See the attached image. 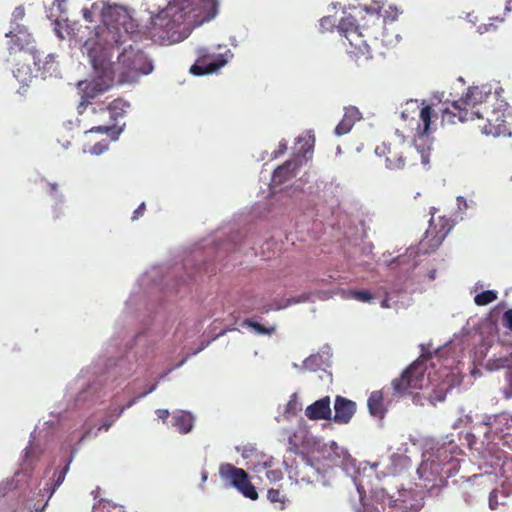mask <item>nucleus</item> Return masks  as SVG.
Segmentation results:
<instances>
[{"label": "nucleus", "instance_id": "393cba45", "mask_svg": "<svg viewBox=\"0 0 512 512\" xmlns=\"http://www.w3.org/2000/svg\"><path fill=\"white\" fill-rule=\"evenodd\" d=\"M512 320V309H507L505 302L498 303L489 313L486 320Z\"/></svg>", "mask_w": 512, "mask_h": 512}, {"label": "nucleus", "instance_id": "a211bd4d", "mask_svg": "<svg viewBox=\"0 0 512 512\" xmlns=\"http://www.w3.org/2000/svg\"><path fill=\"white\" fill-rule=\"evenodd\" d=\"M331 414L329 396L315 401L305 409V415L310 420H330Z\"/></svg>", "mask_w": 512, "mask_h": 512}, {"label": "nucleus", "instance_id": "9b49d317", "mask_svg": "<svg viewBox=\"0 0 512 512\" xmlns=\"http://www.w3.org/2000/svg\"><path fill=\"white\" fill-rule=\"evenodd\" d=\"M452 228L450 220L446 217L431 218L425 236L419 243V250L424 254L435 251L443 242Z\"/></svg>", "mask_w": 512, "mask_h": 512}, {"label": "nucleus", "instance_id": "ea45409f", "mask_svg": "<svg viewBox=\"0 0 512 512\" xmlns=\"http://www.w3.org/2000/svg\"><path fill=\"white\" fill-rule=\"evenodd\" d=\"M499 490H500V494H499V495L501 496V498H502L504 501H506V500H507V498H508V497L511 495V493H512V487H511L509 484H507V485H504V484H503V485L501 486V488H499Z\"/></svg>", "mask_w": 512, "mask_h": 512}, {"label": "nucleus", "instance_id": "c756f323", "mask_svg": "<svg viewBox=\"0 0 512 512\" xmlns=\"http://www.w3.org/2000/svg\"><path fill=\"white\" fill-rule=\"evenodd\" d=\"M93 512H124L123 507L107 500H101L93 507Z\"/></svg>", "mask_w": 512, "mask_h": 512}, {"label": "nucleus", "instance_id": "7ed1b4c3", "mask_svg": "<svg viewBox=\"0 0 512 512\" xmlns=\"http://www.w3.org/2000/svg\"><path fill=\"white\" fill-rule=\"evenodd\" d=\"M6 37L10 38L8 42L9 58L7 59L15 69L14 75L21 81H25L32 75L31 63L38 70L42 69V60L40 53L34 46V39L24 25L16 24ZM43 69L45 67L43 66Z\"/></svg>", "mask_w": 512, "mask_h": 512}, {"label": "nucleus", "instance_id": "cd10ccee", "mask_svg": "<svg viewBox=\"0 0 512 512\" xmlns=\"http://www.w3.org/2000/svg\"><path fill=\"white\" fill-rule=\"evenodd\" d=\"M215 328L213 330H210L207 335L202 336L201 344L200 346L195 349L190 355H195L202 351L204 348H206L213 340L217 339L219 336L223 335L226 330L221 329L218 332H215Z\"/></svg>", "mask_w": 512, "mask_h": 512}, {"label": "nucleus", "instance_id": "bb28decb", "mask_svg": "<svg viewBox=\"0 0 512 512\" xmlns=\"http://www.w3.org/2000/svg\"><path fill=\"white\" fill-rule=\"evenodd\" d=\"M419 112L418 100H409L403 106L401 111V119L404 121H416Z\"/></svg>", "mask_w": 512, "mask_h": 512}, {"label": "nucleus", "instance_id": "c9c22d12", "mask_svg": "<svg viewBox=\"0 0 512 512\" xmlns=\"http://www.w3.org/2000/svg\"><path fill=\"white\" fill-rule=\"evenodd\" d=\"M505 379L507 385L503 388L502 393L505 399H510L512 398V369L507 371Z\"/></svg>", "mask_w": 512, "mask_h": 512}, {"label": "nucleus", "instance_id": "ddd939ff", "mask_svg": "<svg viewBox=\"0 0 512 512\" xmlns=\"http://www.w3.org/2000/svg\"><path fill=\"white\" fill-rule=\"evenodd\" d=\"M219 473L224 480H229L231 485L241 492L246 498L251 500H256L258 498L256 488L250 482L249 476L245 470L226 463L220 466Z\"/></svg>", "mask_w": 512, "mask_h": 512}, {"label": "nucleus", "instance_id": "1a4fd4ad", "mask_svg": "<svg viewBox=\"0 0 512 512\" xmlns=\"http://www.w3.org/2000/svg\"><path fill=\"white\" fill-rule=\"evenodd\" d=\"M483 125H479L482 133L494 137L512 135V112L506 101L499 97L494 98L490 105L483 110Z\"/></svg>", "mask_w": 512, "mask_h": 512}, {"label": "nucleus", "instance_id": "5701e85b", "mask_svg": "<svg viewBox=\"0 0 512 512\" xmlns=\"http://www.w3.org/2000/svg\"><path fill=\"white\" fill-rule=\"evenodd\" d=\"M193 416L189 412L181 411L174 415L173 426L181 433L187 434L193 428Z\"/></svg>", "mask_w": 512, "mask_h": 512}, {"label": "nucleus", "instance_id": "09e8293b", "mask_svg": "<svg viewBox=\"0 0 512 512\" xmlns=\"http://www.w3.org/2000/svg\"><path fill=\"white\" fill-rule=\"evenodd\" d=\"M112 422L113 421H105V422H103L99 429H104L106 431L109 430V428L112 425Z\"/></svg>", "mask_w": 512, "mask_h": 512}, {"label": "nucleus", "instance_id": "2f4dec72", "mask_svg": "<svg viewBox=\"0 0 512 512\" xmlns=\"http://www.w3.org/2000/svg\"><path fill=\"white\" fill-rule=\"evenodd\" d=\"M156 387H157L156 383L151 385L147 391H145V392L141 393L139 396L131 399L125 406L118 408L117 413H116V418L120 417V415L125 411V409L132 407L137 402L138 399L143 398L146 395H148L149 393L153 392L156 389Z\"/></svg>", "mask_w": 512, "mask_h": 512}, {"label": "nucleus", "instance_id": "49530a36", "mask_svg": "<svg viewBox=\"0 0 512 512\" xmlns=\"http://www.w3.org/2000/svg\"><path fill=\"white\" fill-rule=\"evenodd\" d=\"M502 329L505 334L512 332V322H502Z\"/></svg>", "mask_w": 512, "mask_h": 512}, {"label": "nucleus", "instance_id": "b1692460", "mask_svg": "<svg viewBox=\"0 0 512 512\" xmlns=\"http://www.w3.org/2000/svg\"><path fill=\"white\" fill-rule=\"evenodd\" d=\"M487 369L493 371L501 368L512 369V347L509 354L489 359L486 364Z\"/></svg>", "mask_w": 512, "mask_h": 512}, {"label": "nucleus", "instance_id": "3c124183", "mask_svg": "<svg viewBox=\"0 0 512 512\" xmlns=\"http://www.w3.org/2000/svg\"><path fill=\"white\" fill-rule=\"evenodd\" d=\"M381 306H382L383 308H390L389 300H388V299H384V300H382V302H381Z\"/></svg>", "mask_w": 512, "mask_h": 512}, {"label": "nucleus", "instance_id": "39448f33", "mask_svg": "<svg viewBox=\"0 0 512 512\" xmlns=\"http://www.w3.org/2000/svg\"><path fill=\"white\" fill-rule=\"evenodd\" d=\"M102 26L96 30V44L101 48H109L114 45L120 46L129 38L127 23L129 15L119 5H102L100 7Z\"/></svg>", "mask_w": 512, "mask_h": 512}, {"label": "nucleus", "instance_id": "aec40b11", "mask_svg": "<svg viewBox=\"0 0 512 512\" xmlns=\"http://www.w3.org/2000/svg\"><path fill=\"white\" fill-rule=\"evenodd\" d=\"M361 119V113L355 106L345 108L343 118L335 128V134L342 136L351 131L354 124Z\"/></svg>", "mask_w": 512, "mask_h": 512}, {"label": "nucleus", "instance_id": "423d86ee", "mask_svg": "<svg viewBox=\"0 0 512 512\" xmlns=\"http://www.w3.org/2000/svg\"><path fill=\"white\" fill-rule=\"evenodd\" d=\"M375 154L384 160V165L389 170H403L414 166L419 158L422 163L427 162L424 154L400 134H395L377 145Z\"/></svg>", "mask_w": 512, "mask_h": 512}, {"label": "nucleus", "instance_id": "dca6fc26", "mask_svg": "<svg viewBox=\"0 0 512 512\" xmlns=\"http://www.w3.org/2000/svg\"><path fill=\"white\" fill-rule=\"evenodd\" d=\"M77 87L81 94V100L77 106L79 114H83L87 107L108 89V86L101 81H80Z\"/></svg>", "mask_w": 512, "mask_h": 512}, {"label": "nucleus", "instance_id": "8fccbe9b", "mask_svg": "<svg viewBox=\"0 0 512 512\" xmlns=\"http://www.w3.org/2000/svg\"><path fill=\"white\" fill-rule=\"evenodd\" d=\"M48 186L50 193L56 192L58 190V185L56 183H49Z\"/></svg>", "mask_w": 512, "mask_h": 512}, {"label": "nucleus", "instance_id": "72a5a7b5", "mask_svg": "<svg viewBox=\"0 0 512 512\" xmlns=\"http://www.w3.org/2000/svg\"><path fill=\"white\" fill-rule=\"evenodd\" d=\"M500 494L499 488L494 489L489 495V507L492 510L497 509L500 505H505L506 501H504Z\"/></svg>", "mask_w": 512, "mask_h": 512}, {"label": "nucleus", "instance_id": "c85d7f7f", "mask_svg": "<svg viewBox=\"0 0 512 512\" xmlns=\"http://www.w3.org/2000/svg\"><path fill=\"white\" fill-rule=\"evenodd\" d=\"M497 299V292L494 290H486L478 293L474 297V302L478 306H484L492 303Z\"/></svg>", "mask_w": 512, "mask_h": 512}, {"label": "nucleus", "instance_id": "9d476101", "mask_svg": "<svg viewBox=\"0 0 512 512\" xmlns=\"http://www.w3.org/2000/svg\"><path fill=\"white\" fill-rule=\"evenodd\" d=\"M130 108V103L122 98L114 99L112 102H110L107 106H101L98 109L93 108L94 114H106L109 113V119L110 121L106 125H96L92 126L88 132L94 133H104L109 136L113 140L117 139L120 133L122 132L121 128H118L116 126V122L119 118H122L125 116L127 110Z\"/></svg>", "mask_w": 512, "mask_h": 512}, {"label": "nucleus", "instance_id": "e433bc0d", "mask_svg": "<svg viewBox=\"0 0 512 512\" xmlns=\"http://www.w3.org/2000/svg\"><path fill=\"white\" fill-rule=\"evenodd\" d=\"M383 5L379 1H373L370 5H363V9L372 15H379L380 11L382 10Z\"/></svg>", "mask_w": 512, "mask_h": 512}, {"label": "nucleus", "instance_id": "6e6552de", "mask_svg": "<svg viewBox=\"0 0 512 512\" xmlns=\"http://www.w3.org/2000/svg\"><path fill=\"white\" fill-rule=\"evenodd\" d=\"M153 70L151 60L140 49L130 45L118 56L116 73L120 83H134Z\"/></svg>", "mask_w": 512, "mask_h": 512}, {"label": "nucleus", "instance_id": "a878e982", "mask_svg": "<svg viewBox=\"0 0 512 512\" xmlns=\"http://www.w3.org/2000/svg\"><path fill=\"white\" fill-rule=\"evenodd\" d=\"M328 358V354L326 357L319 353L310 355L303 361V368L311 372H316L317 370L322 369Z\"/></svg>", "mask_w": 512, "mask_h": 512}, {"label": "nucleus", "instance_id": "f257e3e1", "mask_svg": "<svg viewBox=\"0 0 512 512\" xmlns=\"http://www.w3.org/2000/svg\"><path fill=\"white\" fill-rule=\"evenodd\" d=\"M449 354L450 348L447 346L436 348L433 351L422 346L420 357L405 369L400 377L393 379L391 384L394 395L403 396L423 389L429 378L425 376L428 363L431 368L439 366V371L441 368L445 370L452 368L455 360Z\"/></svg>", "mask_w": 512, "mask_h": 512}, {"label": "nucleus", "instance_id": "f704fd0d", "mask_svg": "<svg viewBox=\"0 0 512 512\" xmlns=\"http://www.w3.org/2000/svg\"><path fill=\"white\" fill-rule=\"evenodd\" d=\"M243 326H246L247 328H251L255 330L257 333L265 334L270 333L271 331L275 330L274 327L267 328L265 325H263L261 322H243Z\"/></svg>", "mask_w": 512, "mask_h": 512}, {"label": "nucleus", "instance_id": "de8ad7c7", "mask_svg": "<svg viewBox=\"0 0 512 512\" xmlns=\"http://www.w3.org/2000/svg\"><path fill=\"white\" fill-rule=\"evenodd\" d=\"M287 149V144L285 140L280 141L279 143V153H284Z\"/></svg>", "mask_w": 512, "mask_h": 512}, {"label": "nucleus", "instance_id": "473e14b6", "mask_svg": "<svg viewBox=\"0 0 512 512\" xmlns=\"http://www.w3.org/2000/svg\"><path fill=\"white\" fill-rule=\"evenodd\" d=\"M267 498L271 503L279 504V508H284V496L281 494L280 490L271 488L267 492Z\"/></svg>", "mask_w": 512, "mask_h": 512}, {"label": "nucleus", "instance_id": "79ce46f5", "mask_svg": "<svg viewBox=\"0 0 512 512\" xmlns=\"http://www.w3.org/2000/svg\"><path fill=\"white\" fill-rule=\"evenodd\" d=\"M334 19L332 17H323L321 20H320V26L321 28L323 29H329L330 27H333L334 26Z\"/></svg>", "mask_w": 512, "mask_h": 512}, {"label": "nucleus", "instance_id": "f03ea898", "mask_svg": "<svg viewBox=\"0 0 512 512\" xmlns=\"http://www.w3.org/2000/svg\"><path fill=\"white\" fill-rule=\"evenodd\" d=\"M200 0H172V4L166 10L158 13L151 20L149 28L153 38L162 42H178L184 38L182 26L186 19L196 10ZM211 5L214 17L217 13L218 0H206Z\"/></svg>", "mask_w": 512, "mask_h": 512}, {"label": "nucleus", "instance_id": "603ef678", "mask_svg": "<svg viewBox=\"0 0 512 512\" xmlns=\"http://www.w3.org/2000/svg\"><path fill=\"white\" fill-rule=\"evenodd\" d=\"M496 323H497V322H493V321H490V322H489L490 326H494V325H496ZM490 329H492V327H490Z\"/></svg>", "mask_w": 512, "mask_h": 512}, {"label": "nucleus", "instance_id": "2eb2a0df", "mask_svg": "<svg viewBox=\"0 0 512 512\" xmlns=\"http://www.w3.org/2000/svg\"><path fill=\"white\" fill-rule=\"evenodd\" d=\"M70 462L71 460H68L63 466L56 468L52 476L49 478V481L45 484V487L43 488V494L41 496H47V500L42 505L38 503H28L25 506V509L28 511L34 510L36 512H42L45 509L48 504V500L52 497L57 488L63 483L66 474L69 471Z\"/></svg>", "mask_w": 512, "mask_h": 512}, {"label": "nucleus", "instance_id": "f3484780", "mask_svg": "<svg viewBox=\"0 0 512 512\" xmlns=\"http://www.w3.org/2000/svg\"><path fill=\"white\" fill-rule=\"evenodd\" d=\"M334 410L333 421L338 424H347L356 412V403L345 397L337 396L335 398Z\"/></svg>", "mask_w": 512, "mask_h": 512}, {"label": "nucleus", "instance_id": "37998d69", "mask_svg": "<svg viewBox=\"0 0 512 512\" xmlns=\"http://www.w3.org/2000/svg\"><path fill=\"white\" fill-rule=\"evenodd\" d=\"M144 211H145V204H144V203H142V204H140V205H139V207L134 211L133 216H132V219H133V220L138 219V218H139V216L143 215Z\"/></svg>", "mask_w": 512, "mask_h": 512}, {"label": "nucleus", "instance_id": "a18cd8bd", "mask_svg": "<svg viewBox=\"0 0 512 512\" xmlns=\"http://www.w3.org/2000/svg\"><path fill=\"white\" fill-rule=\"evenodd\" d=\"M156 414H157V416H158V418H159V419H162V420H164V421H165V420L169 417V415H170V413H169V411H168L167 409H158V410L156 411Z\"/></svg>", "mask_w": 512, "mask_h": 512}, {"label": "nucleus", "instance_id": "f8f14e48", "mask_svg": "<svg viewBox=\"0 0 512 512\" xmlns=\"http://www.w3.org/2000/svg\"><path fill=\"white\" fill-rule=\"evenodd\" d=\"M337 30L349 41L350 46L354 47V50L349 51V53L355 56L356 61L360 57L369 58L368 46L361 39L362 34L359 32V27L352 16L343 17L337 25Z\"/></svg>", "mask_w": 512, "mask_h": 512}, {"label": "nucleus", "instance_id": "20e7f679", "mask_svg": "<svg viewBox=\"0 0 512 512\" xmlns=\"http://www.w3.org/2000/svg\"><path fill=\"white\" fill-rule=\"evenodd\" d=\"M491 91L484 87L471 86L460 99L453 101L451 105L442 110V123L455 124L483 118L485 105H490L497 98Z\"/></svg>", "mask_w": 512, "mask_h": 512}, {"label": "nucleus", "instance_id": "a19ab883", "mask_svg": "<svg viewBox=\"0 0 512 512\" xmlns=\"http://www.w3.org/2000/svg\"><path fill=\"white\" fill-rule=\"evenodd\" d=\"M267 478L270 480V481H279L282 479V472L280 470H270L267 472Z\"/></svg>", "mask_w": 512, "mask_h": 512}, {"label": "nucleus", "instance_id": "4be33fe9", "mask_svg": "<svg viewBox=\"0 0 512 512\" xmlns=\"http://www.w3.org/2000/svg\"><path fill=\"white\" fill-rule=\"evenodd\" d=\"M297 164L291 160L286 161L277 167L273 173L272 181L275 184H282L295 175Z\"/></svg>", "mask_w": 512, "mask_h": 512}, {"label": "nucleus", "instance_id": "864d4df0", "mask_svg": "<svg viewBox=\"0 0 512 512\" xmlns=\"http://www.w3.org/2000/svg\"><path fill=\"white\" fill-rule=\"evenodd\" d=\"M46 58H49L50 60H52L53 56L51 54H48Z\"/></svg>", "mask_w": 512, "mask_h": 512}, {"label": "nucleus", "instance_id": "4468645a", "mask_svg": "<svg viewBox=\"0 0 512 512\" xmlns=\"http://www.w3.org/2000/svg\"><path fill=\"white\" fill-rule=\"evenodd\" d=\"M226 63L227 59L224 55L210 54L206 49L201 48L198 50V58L191 66L190 72L196 76L212 74L225 66Z\"/></svg>", "mask_w": 512, "mask_h": 512}, {"label": "nucleus", "instance_id": "4c0bfd02", "mask_svg": "<svg viewBox=\"0 0 512 512\" xmlns=\"http://www.w3.org/2000/svg\"><path fill=\"white\" fill-rule=\"evenodd\" d=\"M25 16V9L23 6H18L14 9L12 13V21L11 25L12 28L16 26V24H19L18 21L22 20Z\"/></svg>", "mask_w": 512, "mask_h": 512}, {"label": "nucleus", "instance_id": "c03bdc74", "mask_svg": "<svg viewBox=\"0 0 512 512\" xmlns=\"http://www.w3.org/2000/svg\"><path fill=\"white\" fill-rule=\"evenodd\" d=\"M105 149H107V145L96 143L92 148V152L94 154H101Z\"/></svg>", "mask_w": 512, "mask_h": 512}, {"label": "nucleus", "instance_id": "6ab92c4d", "mask_svg": "<svg viewBox=\"0 0 512 512\" xmlns=\"http://www.w3.org/2000/svg\"><path fill=\"white\" fill-rule=\"evenodd\" d=\"M419 120L416 121V130L419 135H430L432 132L431 124L432 119L436 117L435 111L431 105L422 103L419 105V112L417 113Z\"/></svg>", "mask_w": 512, "mask_h": 512}, {"label": "nucleus", "instance_id": "7c9ffc66", "mask_svg": "<svg viewBox=\"0 0 512 512\" xmlns=\"http://www.w3.org/2000/svg\"><path fill=\"white\" fill-rule=\"evenodd\" d=\"M348 297L359 302H370L373 299V294L368 290H350Z\"/></svg>", "mask_w": 512, "mask_h": 512}, {"label": "nucleus", "instance_id": "58836bf2", "mask_svg": "<svg viewBox=\"0 0 512 512\" xmlns=\"http://www.w3.org/2000/svg\"><path fill=\"white\" fill-rule=\"evenodd\" d=\"M99 10L100 11V5L98 3H94L91 7V10L89 9H83V16L85 20L92 21V13L93 11Z\"/></svg>", "mask_w": 512, "mask_h": 512}, {"label": "nucleus", "instance_id": "412c9836", "mask_svg": "<svg viewBox=\"0 0 512 512\" xmlns=\"http://www.w3.org/2000/svg\"><path fill=\"white\" fill-rule=\"evenodd\" d=\"M367 405L369 413L373 417H377L379 419L384 418L387 409L384 405V396L382 391H373L368 398Z\"/></svg>", "mask_w": 512, "mask_h": 512}, {"label": "nucleus", "instance_id": "0eeeda50", "mask_svg": "<svg viewBox=\"0 0 512 512\" xmlns=\"http://www.w3.org/2000/svg\"><path fill=\"white\" fill-rule=\"evenodd\" d=\"M458 469V461L449 447L441 446L435 452L424 454L417 472L425 487L442 485Z\"/></svg>", "mask_w": 512, "mask_h": 512}]
</instances>
